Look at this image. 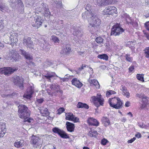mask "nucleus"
<instances>
[{"mask_svg": "<svg viewBox=\"0 0 149 149\" xmlns=\"http://www.w3.org/2000/svg\"><path fill=\"white\" fill-rule=\"evenodd\" d=\"M136 78L137 79L142 81H144V78L141 75L137 74L136 75Z\"/></svg>", "mask_w": 149, "mask_h": 149, "instance_id": "nucleus-44", "label": "nucleus"}, {"mask_svg": "<svg viewBox=\"0 0 149 149\" xmlns=\"http://www.w3.org/2000/svg\"><path fill=\"white\" fill-rule=\"evenodd\" d=\"M145 25L146 29L149 31V21L146 22Z\"/></svg>", "mask_w": 149, "mask_h": 149, "instance_id": "nucleus-53", "label": "nucleus"}, {"mask_svg": "<svg viewBox=\"0 0 149 149\" xmlns=\"http://www.w3.org/2000/svg\"><path fill=\"white\" fill-rule=\"evenodd\" d=\"M44 21V20H42L41 22L35 21V23H33L32 25L33 27H36L37 29H38L41 26Z\"/></svg>", "mask_w": 149, "mask_h": 149, "instance_id": "nucleus-30", "label": "nucleus"}, {"mask_svg": "<svg viewBox=\"0 0 149 149\" xmlns=\"http://www.w3.org/2000/svg\"><path fill=\"white\" fill-rule=\"evenodd\" d=\"M116 0H93L95 4L98 5H106L107 4L114 3Z\"/></svg>", "mask_w": 149, "mask_h": 149, "instance_id": "nucleus-9", "label": "nucleus"}, {"mask_svg": "<svg viewBox=\"0 0 149 149\" xmlns=\"http://www.w3.org/2000/svg\"><path fill=\"white\" fill-rule=\"evenodd\" d=\"M126 60L130 62H132L133 61V58L131 57L130 55L129 54H126L124 56Z\"/></svg>", "mask_w": 149, "mask_h": 149, "instance_id": "nucleus-34", "label": "nucleus"}, {"mask_svg": "<svg viewBox=\"0 0 149 149\" xmlns=\"http://www.w3.org/2000/svg\"><path fill=\"white\" fill-rule=\"evenodd\" d=\"M108 142V141L105 139H103L101 141V144L103 145H105Z\"/></svg>", "mask_w": 149, "mask_h": 149, "instance_id": "nucleus-49", "label": "nucleus"}, {"mask_svg": "<svg viewBox=\"0 0 149 149\" xmlns=\"http://www.w3.org/2000/svg\"><path fill=\"white\" fill-rule=\"evenodd\" d=\"M91 83L96 86L97 88H99L100 87L98 81L96 80L93 79L91 80Z\"/></svg>", "mask_w": 149, "mask_h": 149, "instance_id": "nucleus-35", "label": "nucleus"}, {"mask_svg": "<svg viewBox=\"0 0 149 149\" xmlns=\"http://www.w3.org/2000/svg\"><path fill=\"white\" fill-rule=\"evenodd\" d=\"M6 132V130L1 129L0 130V137H3V136L5 132Z\"/></svg>", "mask_w": 149, "mask_h": 149, "instance_id": "nucleus-45", "label": "nucleus"}, {"mask_svg": "<svg viewBox=\"0 0 149 149\" xmlns=\"http://www.w3.org/2000/svg\"><path fill=\"white\" fill-rule=\"evenodd\" d=\"M52 131L55 133L57 134L63 138L68 139L69 136L63 130H61L58 127H54L52 128Z\"/></svg>", "mask_w": 149, "mask_h": 149, "instance_id": "nucleus-7", "label": "nucleus"}, {"mask_svg": "<svg viewBox=\"0 0 149 149\" xmlns=\"http://www.w3.org/2000/svg\"><path fill=\"white\" fill-rule=\"evenodd\" d=\"M23 43L24 45H27L30 42H31L32 41L30 37H27L25 38L24 37V36H23Z\"/></svg>", "mask_w": 149, "mask_h": 149, "instance_id": "nucleus-26", "label": "nucleus"}, {"mask_svg": "<svg viewBox=\"0 0 149 149\" xmlns=\"http://www.w3.org/2000/svg\"><path fill=\"white\" fill-rule=\"evenodd\" d=\"M40 112L42 114L43 116H45L48 115V112L47 111V109H46L44 111L43 110H41Z\"/></svg>", "mask_w": 149, "mask_h": 149, "instance_id": "nucleus-42", "label": "nucleus"}, {"mask_svg": "<svg viewBox=\"0 0 149 149\" xmlns=\"http://www.w3.org/2000/svg\"><path fill=\"white\" fill-rule=\"evenodd\" d=\"M37 102L39 104H41L43 101V100L42 98H40L37 100Z\"/></svg>", "mask_w": 149, "mask_h": 149, "instance_id": "nucleus-60", "label": "nucleus"}, {"mask_svg": "<svg viewBox=\"0 0 149 149\" xmlns=\"http://www.w3.org/2000/svg\"><path fill=\"white\" fill-rule=\"evenodd\" d=\"M93 14L92 13L91 11H85L82 14V17L84 20L88 19V22L89 19L91 18Z\"/></svg>", "mask_w": 149, "mask_h": 149, "instance_id": "nucleus-16", "label": "nucleus"}, {"mask_svg": "<svg viewBox=\"0 0 149 149\" xmlns=\"http://www.w3.org/2000/svg\"><path fill=\"white\" fill-rule=\"evenodd\" d=\"M72 84L78 88H81L82 85V84L76 78L73 79L72 80Z\"/></svg>", "mask_w": 149, "mask_h": 149, "instance_id": "nucleus-23", "label": "nucleus"}, {"mask_svg": "<svg viewBox=\"0 0 149 149\" xmlns=\"http://www.w3.org/2000/svg\"><path fill=\"white\" fill-rule=\"evenodd\" d=\"M26 93V94H24L23 95V97L26 98L27 100H30L31 98L32 97V95L34 93V90L32 87H31L28 89Z\"/></svg>", "mask_w": 149, "mask_h": 149, "instance_id": "nucleus-13", "label": "nucleus"}, {"mask_svg": "<svg viewBox=\"0 0 149 149\" xmlns=\"http://www.w3.org/2000/svg\"><path fill=\"white\" fill-rule=\"evenodd\" d=\"M135 136L138 138H141L142 136L140 133L138 132L137 134H135Z\"/></svg>", "mask_w": 149, "mask_h": 149, "instance_id": "nucleus-62", "label": "nucleus"}, {"mask_svg": "<svg viewBox=\"0 0 149 149\" xmlns=\"http://www.w3.org/2000/svg\"><path fill=\"white\" fill-rule=\"evenodd\" d=\"M14 146L17 148H19V141L17 140L14 144Z\"/></svg>", "mask_w": 149, "mask_h": 149, "instance_id": "nucleus-61", "label": "nucleus"}, {"mask_svg": "<svg viewBox=\"0 0 149 149\" xmlns=\"http://www.w3.org/2000/svg\"><path fill=\"white\" fill-rule=\"evenodd\" d=\"M88 135L91 137H96L97 136V132L96 131L91 130L89 131Z\"/></svg>", "mask_w": 149, "mask_h": 149, "instance_id": "nucleus-33", "label": "nucleus"}, {"mask_svg": "<svg viewBox=\"0 0 149 149\" xmlns=\"http://www.w3.org/2000/svg\"><path fill=\"white\" fill-rule=\"evenodd\" d=\"M24 79L22 77H19V89L24 91V86L25 84L24 83Z\"/></svg>", "mask_w": 149, "mask_h": 149, "instance_id": "nucleus-25", "label": "nucleus"}, {"mask_svg": "<svg viewBox=\"0 0 149 149\" xmlns=\"http://www.w3.org/2000/svg\"><path fill=\"white\" fill-rule=\"evenodd\" d=\"M65 111V109L63 107H60L58 110V112L57 114H60Z\"/></svg>", "mask_w": 149, "mask_h": 149, "instance_id": "nucleus-48", "label": "nucleus"}, {"mask_svg": "<svg viewBox=\"0 0 149 149\" xmlns=\"http://www.w3.org/2000/svg\"><path fill=\"white\" fill-rule=\"evenodd\" d=\"M66 127L67 130L70 132L74 131L75 126L74 124L69 122H67L66 123Z\"/></svg>", "mask_w": 149, "mask_h": 149, "instance_id": "nucleus-20", "label": "nucleus"}, {"mask_svg": "<svg viewBox=\"0 0 149 149\" xmlns=\"http://www.w3.org/2000/svg\"><path fill=\"white\" fill-rule=\"evenodd\" d=\"M35 21L41 22L42 20H44L42 19V18L40 16H37L36 17H35Z\"/></svg>", "mask_w": 149, "mask_h": 149, "instance_id": "nucleus-50", "label": "nucleus"}, {"mask_svg": "<svg viewBox=\"0 0 149 149\" xmlns=\"http://www.w3.org/2000/svg\"><path fill=\"white\" fill-rule=\"evenodd\" d=\"M136 139V138L134 137L133 138L131 139L130 140H128L127 141V143H132Z\"/></svg>", "mask_w": 149, "mask_h": 149, "instance_id": "nucleus-54", "label": "nucleus"}, {"mask_svg": "<svg viewBox=\"0 0 149 149\" xmlns=\"http://www.w3.org/2000/svg\"><path fill=\"white\" fill-rule=\"evenodd\" d=\"M24 141L23 140H20V141H19V147L22 146L24 145Z\"/></svg>", "mask_w": 149, "mask_h": 149, "instance_id": "nucleus-55", "label": "nucleus"}, {"mask_svg": "<svg viewBox=\"0 0 149 149\" xmlns=\"http://www.w3.org/2000/svg\"><path fill=\"white\" fill-rule=\"evenodd\" d=\"M52 40L55 43H58L60 42L58 38L55 36H52Z\"/></svg>", "mask_w": 149, "mask_h": 149, "instance_id": "nucleus-41", "label": "nucleus"}, {"mask_svg": "<svg viewBox=\"0 0 149 149\" xmlns=\"http://www.w3.org/2000/svg\"><path fill=\"white\" fill-rule=\"evenodd\" d=\"M130 23L131 24V23ZM132 25L136 27V26H138V24L136 22H132Z\"/></svg>", "mask_w": 149, "mask_h": 149, "instance_id": "nucleus-64", "label": "nucleus"}, {"mask_svg": "<svg viewBox=\"0 0 149 149\" xmlns=\"http://www.w3.org/2000/svg\"><path fill=\"white\" fill-rule=\"evenodd\" d=\"M144 96V95L143 94H136V96L138 97H139L140 98H142Z\"/></svg>", "mask_w": 149, "mask_h": 149, "instance_id": "nucleus-58", "label": "nucleus"}, {"mask_svg": "<svg viewBox=\"0 0 149 149\" xmlns=\"http://www.w3.org/2000/svg\"><path fill=\"white\" fill-rule=\"evenodd\" d=\"M3 22L2 20L0 21V30L2 29L3 28Z\"/></svg>", "mask_w": 149, "mask_h": 149, "instance_id": "nucleus-56", "label": "nucleus"}, {"mask_svg": "<svg viewBox=\"0 0 149 149\" xmlns=\"http://www.w3.org/2000/svg\"><path fill=\"white\" fill-rule=\"evenodd\" d=\"M124 31V29L121 27L120 24L114 25L111 29V35L114 36H119Z\"/></svg>", "mask_w": 149, "mask_h": 149, "instance_id": "nucleus-6", "label": "nucleus"}, {"mask_svg": "<svg viewBox=\"0 0 149 149\" xmlns=\"http://www.w3.org/2000/svg\"><path fill=\"white\" fill-rule=\"evenodd\" d=\"M30 113L28 111V108L25 105L19 104V117L24 119L23 122L31 123L33 119L29 118Z\"/></svg>", "mask_w": 149, "mask_h": 149, "instance_id": "nucleus-1", "label": "nucleus"}, {"mask_svg": "<svg viewBox=\"0 0 149 149\" xmlns=\"http://www.w3.org/2000/svg\"><path fill=\"white\" fill-rule=\"evenodd\" d=\"M123 95L126 96L128 98L130 97V93L127 91L124 93H123Z\"/></svg>", "mask_w": 149, "mask_h": 149, "instance_id": "nucleus-57", "label": "nucleus"}, {"mask_svg": "<svg viewBox=\"0 0 149 149\" xmlns=\"http://www.w3.org/2000/svg\"><path fill=\"white\" fill-rule=\"evenodd\" d=\"M19 8H21V12H22L24 10V5L21 1L19 0Z\"/></svg>", "mask_w": 149, "mask_h": 149, "instance_id": "nucleus-43", "label": "nucleus"}, {"mask_svg": "<svg viewBox=\"0 0 149 149\" xmlns=\"http://www.w3.org/2000/svg\"><path fill=\"white\" fill-rule=\"evenodd\" d=\"M42 50L45 51H48L50 49V45L49 42L43 38L41 39L38 41Z\"/></svg>", "mask_w": 149, "mask_h": 149, "instance_id": "nucleus-8", "label": "nucleus"}, {"mask_svg": "<svg viewBox=\"0 0 149 149\" xmlns=\"http://www.w3.org/2000/svg\"><path fill=\"white\" fill-rule=\"evenodd\" d=\"M134 69V65H131L129 68V70L130 72H132Z\"/></svg>", "mask_w": 149, "mask_h": 149, "instance_id": "nucleus-59", "label": "nucleus"}, {"mask_svg": "<svg viewBox=\"0 0 149 149\" xmlns=\"http://www.w3.org/2000/svg\"><path fill=\"white\" fill-rule=\"evenodd\" d=\"M98 58L102 59L105 61H107L108 60L109 57L106 54H99L97 56Z\"/></svg>", "mask_w": 149, "mask_h": 149, "instance_id": "nucleus-32", "label": "nucleus"}, {"mask_svg": "<svg viewBox=\"0 0 149 149\" xmlns=\"http://www.w3.org/2000/svg\"><path fill=\"white\" fill-rule=\"evenodd\" d=\"M91 6L90 5V4H87L86 6V8H85V9L86 10V11H91L90 8H91Z\"/></svg>", "mask_w": 149, "mask_h": 149, "instance_id": "nucleus-52", "label": "nucleus"}, {"mask_svg": "<svg viewBox=\"0 0 149 149\" xmlns=\"http://www.w3.org/2000/svg\"><path fill=\"white\" fill-rule=\"evenodd\" d=\"M52 63L51 61L49 60H47L46 61L44 62L43 63V66L44 67H47L48 66H50L52 65Z\"/></svg>", "mask_w": 149, "mask_h": 149, "instance_id": "nucleus-38", "label": "nucleus"}, {"mask_svg": "<svg viewBox=\"0 0 149 149\" xmlns=\"http://www.w3.org/2000/svg\"><path fill=\"white\" fill-rule=\"evenodd\" d=\"M107 14L108 15H113L114 13H116L117 9L114 6L108 7L107 8Z\"/></svg>", "mask_w": 149, "mask_h": 149, "instance_id": "nucleus-18", "label": "nucleus"}, {"mask_svg": "<svg viewBox=\"0 0 149 149\" xmlns=\"http://www.w3.org/2000/svg\"><path fill=\"white\" fill-rule=\"evenodd\" d=\"M77 108H85L88 109L89 108V106L86 103H83L81 102H79L77 105Z\"/></svg>", "mask_w": 149, "mask_h": 149, "instance_id": "nucleus-29", "label": "nucleus"}, {"mask_svg": "<svg viewBox=\"0 0 149 149\" xmlns=\"http://www.w3.org/2000/svg\"><path fill=\"white\" fill-rule=\"evenodd\" d=\"M42 10L45 13V16L47 17L50 14V12L49 10V7L45 3H42Z\"/></svg>", "mask_w": 149, "mask_h": 149, "instance_id": "nucleus-17", "label": "nucleus"}, {"mask_svg": "<svg viewBox=\"0 0 149 149\" xmlns=\"http://www.w3.org/2000/svg\"><path fill=\"white\" fill-rule=\"evenodd\" d=\"M73 34L74 36L77 37L78 38L81 37L83 35L82 30L79 27L74 28Z\"/></svg>", "mask_w": 149, "mask_h": 149, "instance_id": "nucleus-12", "label": "nucleus"}, {"mask_svg": "<svg viewBox=\"0 0 149 149\" xmlns=\"http://www.w3.org/2000/svg\"><path fill=\"white\" fill-rule=\"evenodd\" d=\"M95 40L97 43L101 44L102 43L103 39L100 37H98L95 38Z\"/></svg>", "mask_w": 149, "mask_h": 149, "instance_id": "nucleus-37", "label": "nucleus"}, {"mask_svg": "<svg viewBox=\"0 0 149 149\" xmlns=\"http://www.w3.org/2000/svg\"><path fill=\"white\" fill-rule=\"evenodd\" d=\"M71 121L74 122V123L79 122V118L77 117H75L74 115L73 119Z\"/></svg>", "mask_w": 149, "mask_h": 149, "instance_id": "nucleus-47", "label": "nucleus"}, {"mask_svg": "<svg viewBox=\"0 0 149 149\" xmlns=\"http://www.w3.org/2000/svg\"><path fill=\"white\" fill-rule=\"evenodd\" d=\"M50 87L51 91L49 95H51L52 96L57 95L58 92V85L56 84H53L50 85Z\"/></svg>", "mask_w": 149, "mask_h": 149, "instance_id": "nucleus-10", "label": "nucleus"}, {"mask_svg": "<svg viewBox=\"0 0 149 149\" xmlns=\"http://www.w3.org/2000/svg\"><path fill=\"white\" fill-rule=\"evenodd\" d=\"M65 115L66 119L69 120H71L74 117V115L71 112L66 113Z\"/></svg>", "mask_w": 149, "mask_h": 149, "instance_id": "nucleus-31", "label": "nucleus"}, {"mask_svg": "<svg viewBox=\"0 0 149 149\" xmlns=\"http://www.w3.org/2000/svg\"><path fill=\"white\" fill-rule=\"evenodd\" d=\"M87 122L88 124L91 125L97 126L99 124V122L96 119L93 118H88Z\"/></svg>", "mask_w": 149, "mask_h": 149, "instance_id": "nucleus-19", "label": "nucleus"}, {"mask_svg": "<svg viewBox=\"0 0 149 149\" xmlns=\"http://www.w3.org/2000/svg\"><path fill=\"white\" fill-rule=\"evenodd\" d=\"M5 41L6 43L8 44H10L11 43V40L13 39V36L10 33H7L5 35Z\"/></svg>", "mask_w": 149, "mask_h": 149, "instance_id": "nucleus-22", "label": "nucleus"}, {"mask_svg": "<svg viewBox=\"0 0 149 149\" xmlns=\"http://www.w3.org/2000/svg\"><path fill=\"white\" fill-rule=\"evenodd\" d=\"M55 75V74L54 72H49L45 76V77L47 79V81H51V78L54 76Z\"/></svg>", "mask_w": 149, "mask_h": 149, "instance_id": "nucleus-27", "label": "nucleus"}, {"mask_svg": "<svg viewBox=\"0 0 149 149\" xmlns=\"http://www.w3.org/2000/svg\"><path fill=\"white\" fill-rule=\"evenodd\" d=\"M10 58L12 61H16L19 59V54L15 50H12L10 54Z\"/></svg>", "mask_w": 149, "mask_h": 149, "instance_id": "nucleus-11", "label": "nucleus"}, {"mask_svg": "<svg viewBox=\"0 0 149 149\" xmlns=\"http://www.w3.org/2000/svg\"><path fill=\"white\" fill-rule=\"evenodd\" d=\"M6 129V126L4 123H0V130L1 129Z\"/></svg>", "mask_w": 149, "mask_h": 149, "instance_id": "nucleus-46", "label": "nucleus"}, {"mask_svg": "<svg viewBox=\"0 0 149 149\" xmlns=\"http://www.w3.org/2000/svg\"><path fill=\"white\" fill-rule=\"evenodd\" d=\"M127 45H135V42H128L126 44Z\"/></svg>", "mask_w": 149, "mask_h": 149, "instance_id": "nucleus-63", "label": "nucleus"}, {"mask_svg": "<svg viewBox=\"0 0 149 149\" xmlns=\"http://www.w3.org/2000/svg\"><path fill=\"white\" fill-rule=\"evenodd\" d=\"M13 82L14 84L16 85H18L19 84V76L17 75L14 77L13 79Z\"/></svg>", "mask_w": 149, "mask_h": 149, "instance_id": "nucleus-36", "label": "nucleus"}, {"mask_svg": "<svg viewBox=\"0 0 149 149\" xmlns=\"http://www.w3.org/2000/svg\"><path fill=\"white\" fill-rule=\"evenodd\" d=\"M27 47H28L31 49H32L33 48L34 45L33 44V43L32 41L31 42H30L29 44L27 45H26Z\"/></svg>", "mask_w": 149, "mask_h": 149, "instance_id": "nucleus-51", "label": "nucleus"}, {"mask_svg": "<svg viewBox=\"0 0 149 149\" xmlns=\"http://www.w3.org/2000/svg\"><path fill=\"white\" fill-rule=\"evenodd\" d=\"M18 68L11 67H4L0 68V74H4L6 76H9L14 72L17 70Z\"/></svg>", "mask_w": 149, "mask_h": 149, "instance_id": "nucleus-5", "label": "nucleus"}, {"mask_svg": "<svg viewBox=\"0 0 149 149\" xmlns=\"http://www.w3.org/2000/svg\"><path fill=\"white\" fill-rule=\"evenodd\" d=\"M91 99L93 102L94 104L97 107H98L100 105H103L104 99L100 94H97L96 96L92 97Z\"/></svg>", "mask_w": 149, "mask_h": 149, "instance_id": "nucleus-4", "label": "nucleus"}, {"mask_svg": "<svg viewBox=\"0 0 149 149\" xmlns=\"http://www.w3.org/2000/svg\"><path fill=\"white\" fill-rule=\"evenodd\" d=\"M41 139L33 135L31 137V140L30 141L31 143L38 146L41 143Z\"/></svg>", "mask_w": 149, "mask_h": 149, "instance_id": "nucleus-15", "label": "nucleus"}, {"mask_svg": "<svg viewBox=\"0 0 149 149\" xmlns=\"http://www.w3.org/2000/svg\"><path fill=\"white\" fill-rule=\"evenodd\" d=\"M71 52V49L70 45H66L65 47L64 48L61 52V53L66 55L69 54Z\"/></svg>", "mask_w": 149, "mask_h": 149, "instance_id": "nucleus-21", "label": "nucleus"}, {"mask_svg": "<svg viewBox=\"0 0 149 149\" xmlns=\"http://www.w3.org/2000/svg\"><path fill=\"white\" fill-rule=\"evenodd\" d=\"M124 17L125 18L127 22L128 23H131V18L130 16L127 14H125L124 15Z\"/></svg>", "mask_w": 149, "mask_h": 149, "instance_id": "nucleus-39", "label": "nucleus"}, {"mask_svg": "<svg viewBox=\"0 0 149 149\" xmlns=\"http://www.w3.org/2000/svg\"><path fill=\"white\" fill-rule=\"evenodd\" d=\"M102 124L105 127H107L110 124L109 119L107 117H103L102 119Z\"/></svg>", "mask_w": 149, "mask_h": 149, "instance_id": "nucleus-24", "label": "nucleus"}, {"mask_svg": "<svg viewBox=\"0 0 149 149\" xmlns=\"http://www.w3.org/2000/svg\"><path fill=\"white\" fill-rule=\"evenodd\" d=\"M89 24L88 27L91 28L92 30L97 29V27L101 24V21L98 16L93 14L91 18L89 19Z\"/></svg>", "mask_w": 149, "mask_h": 149, "instance_id": "nucleus-2", "label": "nucleus"}, {"mask_svg": "<svg viewBox=\"0 0 149 149\" xmlns=\"http://www.w3.org/2000/svg\"><path fill=\"white\" fill-rule=\"evenodd\" d=\"M13 39L11 40V43L10 44L12 45V47H15L17 45V44H18V39L17 36H13Z\"/></svg>", "mask_w": 149, "mask_h": 149, "instance_id": "nucleus-28", "label": "nucleus"}, {"mask_svg": "<svg viewBox=\"0 0 149 149\" xmlns=\"http://www.w3.org/2000/svg\"><path fill=\"white\" fill-rule=\"evenodd\" d=\"M109 103L110 106L116 109H119L122 107L123 103L118 97H115L109 100Z\"/></svg>", "mask_w": 149, "mask_h": 149, "instance_id": "nucleus-3", "label": "nucleus"}, {"mask_svg": "<svg viewBox=\"0 0 149 149\" xmlns=\"http://www.w3.org/2000/svg\"><path fill=\"white\" fill-rule=\"evenodd\" d=\"M20 53L21 55L24 56L25 58L28 60L31 61L33 59V56L29 52H26L24 50L20 49L19 50V53Z\"/></svg>", "mask_w": 149, "mask_h": 149, "instance_id": "nucleus-14", "label": "nucleus"}, {"mask_svg": "<svg viewBox=\"0 0 149 149\" xmlns=\"http://www.w3.org/2000/svg\"><path fill=\"white\" fill-rule=\"evenodd\" d=\"M144 51L146 54L145 57L147 58H149V47H146Z\"/></svg>", "mask_w": 149, "mask_h": 149, "instance_id": "nucleus-40", "label": "nucleus"}]
</instances>
